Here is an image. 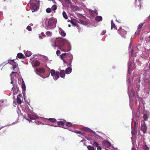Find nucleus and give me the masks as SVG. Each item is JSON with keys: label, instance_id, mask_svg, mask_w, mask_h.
<instances>
[{"label": "nucleus", "instance_id": "f257e3e1", "mask_svg": "<svg viewBox=\"0 0 150 150\" xmlns=\"http://www.w3.org/2000/svg\"><path fill=\"white\" fill-rule=\"evenodd\" d=\"M57 20L53 18L49 19L45 18L42 21V25L46 29L54 28L56 27Z\"/></svg>", "mask_w": 150, "mask_h": 150}, {"label": "nucleus", "instance_id": "f03ea898", "mask_svg": "<svg viewBox=\"0 0 150 150\" xmlns=\"http://www.w3.org/2000/svg\"><path fill=\"white\" fill-rule=\"evenodd\" d=\"M68 43L67 40L62 38L60 37L56 39L55 42L52 44V45L53 47H57L58 49L61 50L66 51L65 45Z\"/></svg>", "mask_w": 150, "mask_h": 150}, {"label": "nucleus", "instance_id": "7ed1b4c3", "mask_svg": "<svg viewBox=\"0 0 150 150\" xmlns=\"http://www.w3.org/2000/svg\"><path fill=\"white\" fill-rule=\"evenodd\" d=\"M39 1L36 0H30L29 2L30 8L33 12L36 11L39 7Z\"/></svg>", "mask_w": 150, "mask_h": 150}, {"label": "nucleus", "instance_id": "20e7f679", "mask_svg": "<svg viewBox=\"0 0 150 150\" xmlns=\"http://www.w3.org/2000/svg\"><path fill=\"white\" fill-rule=\"evenodd\" d=\"M130 47L131 45L130 44L129 45V50H130L131 49V54L130 56L129 61L128 62V72L129 74H130L131 73V70L130 68L131 67V65L132 64V62L130 61V59H131V57H132L133 55V53L134 50V48H132L131 49Z\"/></svg>", "mask_w": 150, "mask_h": 150}, {"label": "nucleus", "instance_id": "39448f33", "mask_svg": "<svg viewBox=\"0 0 150 150\" xmlns=\"http://www.w3.org/2000/svg\"><path fill=\"white\" fill-rule=\"evenodd\" d=\"M51 74L52 76L53 77L54 79L56 80L59 77V73L58 71L55 72L54 69H52L51 71Z\"/></svg>", "mask_w": 150, "mask_h": 150}, {"label": "nucleus", "instance_id": "423d86ee", "mask_svg": "<svg viewBox=\"0 0 150 150\" xmlns=\"http://www.w3.org/2000/svg\"><path fill=\"white\" fill-rule=\"evenodd\" d=\"M118 32L120 34L122 37L125 38V35L127 34V31H125L124 29H122V27H121L120 29L118 30Z\"/></svg>", "mask_w": 150, "mask_h": 150}, {"label": "nucleus", "instance_id": "0eeeda50", "mask_svg": "<svg viewBox=\"0 0 150 150\" xmlns=\"http://www.w3.org/2000/svg\"><path fill=\"white\" fill-rule=\"evenodd\" d=\"M24 117L28 120L30 122V120H34L38 118L37 116H35L33 117L29 114H27V116H25Z\"/></svg>", "mask_w": 150, "mask_h": 150}, {"label": "nucleus", "instance_id": "6e6552de", "mask_svg": "<svg viewBox=\"0 0 150 150\" xmlns=\"http://www.w3.org/2000/svg\"><path fill=\"white\" fill-rule=\"evenodd\" d=\"M143 23H140L138 26V28L137 31L135 33L139 35L142 29Z\"/></svg>", "mask_w": 150, "mask_h": 150}, {"label": "nucleus", "instance_id": "1a4fd4ad", "mask_svg": "<svg viewBox=\"0 0 150 150\" xmlns=\"http://www.w3.org/2000/svg\"><path fill=\"white\" fill-rule=\"evenodd\" d=\"M102 144L104 146L108 148L111 145L110 143L107 141H103Z\"/></svg>", "mask_w": 150, "mask_h": 150}, {"label": "nucleus", "instance_id": "9d476101", "mask_svg": "<svg viewBox=\"0 0 150 150\" xmlns=\"http://www.w3.org/2000/svg\"><path fill=\"white\" fill-rule=\"evenodd\" d=\"M11 91H13V95H14L17 94L19 91L18 88L17 87H13L11 89Z\"/></svg>", "mask_w": 150, "mask_h": 150}, {"label": "nucleus", "instance_id": "9b49d317", "mask_svg": "<svg viewBox=\"0 0 150 150\" xmlns=\"http://www.w3.org/2000/svg\"><path fill=\"white\" fill-rule=\"evenodd\" d=\"M147 129V127L146 125L144 124L142 126L141 130L144 133H146Z\"/></svg>", "mask_w": 150, "mask_h": 150}, {"label": "nucleus", "instance_id": "f8f14e48", "mask_svg": "<svg viewBox=\"0 0 150 150\" xmlns=\"http://www.w3.org/2000/svg\"><path fill=\"white\" fill-rule=\"evenodd\" d=\"M22 96V95L21 94H19L17 96V103L19 104H21L22 103V101L21 99V98Z\"/></svg>", "mask_w": 150, "mask_h": 150}, {"label": "nucleus", "instance_id": "ddd939ff", "mask_svg": "<svg viewBox=\"0 0 150 150\" xmlns=\"http://www.w3.org/2000/svg\"><path fill=\"white\" fill-rule=\"evenodd\" d=\"M59 31L62 36L64 37L66 36V33L62 28H59Z\"/></svg>", "mask_w": 150, "mask_h": 150}, {"label": "nucleus", "instance_id": "4468645a", "mask_svg": "<svg viewBox=\"0 0 150 150\" xmlns=\"http://www.w3.org/2000/svg\"><path fill=\"white\" fill-rule=\"evenodd\" d=\"M66 53H63L62 54L60 55V57L61 59L63 60V62L65 63H67V62L64 59H63V58L64 57L67 58V56H66Z\"/></svg>", "mask_w": 150, "mask_h": 150}, {"label": "nucleus", "instance_id": "2eb2a0df", "mask_svg": "<svg viewBox=\"0 0 150 150\" xmlns=\"http://www.w3.org/2000/svg\"><path fill=\"white\" fill-rule=\"evenodd\" d=\"M83 130L84 131L91 132L94 134L95 133L94 131L88 127H84L83 129Z\"/></svg>", "mask_w": 150, "mask_h": 150}, {"label": "nucleus", "instance_id": "dca6fc26", "mask_svg": "<svg viewBox=\"0 0 150 150\" xmlns=\"http://www.w3.org/2000/svg\"><path fill=\"white\" fill-rule=\"evenodd\" d=\"M59 75H60V76L61 77L63 78L64 79V77L65 76L64 70H60Z\"/></svg>", "mask_w": 150, "mask_h": 150}, {"label": "nucleus", "instance_id": "f3484780", "mask_svg": "<svg viewBox=\"0 0 150 150\" xmlns=\"http://www.w3.org/2000/svg\"><path fill=\"white\" fill-rule=\"evenodd\" d=\"M65 121L64 120L63 121H60L58 122H57V126L59 125V126H64V125L65 123Z\"/></svg>", "mask_w": 150, "mask_h": 150}, {"label": "nucleus", "instance_id": "a211bd4d", "mask_svg": "<svg viewBox=\"0 0 150 150\" xmlns=\"http://www.w3.org/2000/svg\"><path fill=\"white\" fill-rule=\"evenodd\" d=\"M17 57L19 58L20 59H24L25 57L23 55V54L21 53H18L17 54Z\"/></svg>", "mask_w": 150, "mask_h": 150}, {"label": "nucleus", "instance_id": "6ab92c4d", "mask_svg": "<svg viewBox=\"0 0 150 150\" xmlns=\"http://www.w3.org/2000/svg\"><path fill=\"white\" fill-rule=\"evenodd\" d=\"M13 70H14L15 69H16L15 70V71H18L19 70V69L18 67H17V66L18 65V64L16 63H15V64H13Z\"/></svg>", "mask_w": 150, "mask_h": 150}, {"label": "nucleus", "instance_id": "aec40b11", "mask_svg": "<svg viewBox=\"0 0 150 150\" xmlns=\"http://www.w3.org/2000/svg\"><path fill=\"white\" fill-rule=\"evenodd\" d=\"M22 80V83L21 85V87L23 91H25L26 90V86L24 82L22 79H21Z\"/></svg>", "mask_w": 150, "mask_h": 150}, {"label": "nucleus", "instance_id": "412c9836", "mask_svg": "<svg viewBox=\"0 0 150 150\" xmlns=\"http://www.w3.org/2000/svg\"><path fill=\"white\" fill-rule=\"evenodd\" d=\"M71 71V68L69 67L67 68L65 70V72L66 74H69Z\"/></svg>", "mask_w": 150, "mask_h": 150}, {"label": "nucleus", "instance_id": "4be33fe9", "mask_svg": "<svg viewBox=\"0 0 150 150\" xmlns=\"http://www.w3.org/2000/svg\"><path fill=\"white\" fill-rule=\"evenodd\" d=\"M36 71L44 73L45 72V69L42 68H41L37 69Z\"/></svg>", "mask_w": 150, "mask_h": 150}, {"label": "nucleus", "instance_id": "5701e85b", "mask_svg": "<svg viewBox=\"0 0 150 150\" xmlns=\"http://www.w3.org/2000/svg\"><path fill=\"white\" fill-rule=\"evenodd\" d=\"M25 55L27 57H30L32 54V53L30 51H27L25 53Z\"/></svg>", "mask_w": 150, "mask_h": 150}, {"label": "nucleus", "instance_id": "b1692460", "mask_svg": "<svg viewBox=\"0 0 150 150\" xmlns=\"http://www.w3.org/2000/svg\"><path fill=\"white\" fill-rule=\"evenodd\" d=\"M25 110H24V111L27 113H29L30 112V111L29 109L28 106L27 105H26L25 106Z\"/></svg>", "mask_w": 150, "mask_h": 150}, {"label": "nucleus", "instance_id": "393cba45", "mask_svg": "<svg viewBox=\"0 0 150 150\" xmlns=\"http://www.w3.org/2000/svg\"><path fill=\"white\" fill-rule=\"evenodd\" d=\"M76 21L78 23L82 24H84L85 23V22L84 21L81 20L79 19L78 20H76Z\"/></svg>", "mask_w": 150, "mask_h": 150}, {"label": "nucleus", "instance_id": "a878e982", "mask_svg": "<svg viewBox=\"0 0 150 150\" xmlns=\"http://www.w3.org/2000/svg\"><path fill=\"white\" fill-rule=\"evenodd\" d=\"M57 8V6L55 5H53L51 9L52 11H54V13H55V11L56 10Z\"/></svg>", "mask_w": 150, "mask_h": 150}, {"label": "nucleus", "instance_id": "bb28decb", "mask_svg": "<svg viewBox=\"0 0 150 150\" xmlns=\"http://www.w3.org/2000/svg\"><path fill=\"white\" fill-rule=\"evenodd\" d=\"M89 12L91 14V16L93 17H94L95 16V14L94 13V11L93 10L91 9H90L89 11Z\"/></svg>", "mask_w": 150, "mask_h": 150}, {"label": "nucleus", "instance_id": "cd10ccee", "mask_svg": "<svg viewBox=\"0 0 150 150\" xmlns=\"http://www.w3.org/2000/svg\"><path fill=\"white\" fill-rule=\"evenodd\" d=\"M62 15L63 17L65 19H68L67 16L66 12L64 11L62 13Z\"/></svg>", "mask_w": 150, "mask_h": 150}, {"label": "nucleus", "instance_id": "c85d7f7f", "mask_svg": "<svg viewBox=\"0 0 150 150\" xmlns=\"http://www.w3.org/2000/svg\"><path fill=\"white\" fill-rule=\"evenodd\" d=\"M96 19L97 21H100L102 20V18L101 16H98L96 17Z\"/></svg>", "mask_w": 150, "mask_h": 150}, {"label": "nucleus", "instance_id": "c756f323", "mask_svg": "<svg viewBox=\"0 0 150 150\" xmlns=\"http://www.w3.org/2000/svg\"><path fill=\"white\" fill-rule=\"evenodd\" d=\"M16 73V71H15V72L12 71V72L10 74V76H11V84H12L13 83V77H12V76H11V74H13Z\"/></svg>", "mask_w": 150, "mask_h": 150}, {"label": "nucleus", "instance_id": "7c9ffc66", "mask_svg": "<svg viewBox=\"0 0 150 150\" xmlns=\"http://www.w3.org/2000/svg\"><path fill=\"white\" fill-rule=\"evenodd\" d=\"M146 87L149 89H150V79L148 80V81L146 85Z\"/></svg>", "mask_w": 150, "mask_h": 150}, {"label": "nucleus", "instance_id": "2f4dec72", "mask_svg": "<svg viewBox=\"0 0 150 150\" xmlns=\"http://www.w3.org/2000/svg\"><path fill=\"white\" fill-rule=\"evenodd\" d=\"M87 148L89 150H94L95 149L94 147L91 146H88Z\"/></svg>", "mask_w": 150, "mask_h": 150}, {"label": "nucleus", "instance_id": "473e14b6", "mask_svg": "<svg viewBox=\"0 0 150 150\" xmlns=\"http://www.w3.org/2000/svg\"><path fill=\"white\" fill-rule=\"evenodd\" d=\"M92 145L95 147H97L99 146V144L96 141H94L93 142Z\"/></svg>", "mask_w": 150, "mask_h": 150}, {"label": "nucleus", "instance_id": "72a5a7b5", "mask_svg": "<svg viewBox=\"0 0 150 150\" xmlns=\"http://www.w3.org/2000/svg\"><path fill=\"white\" fill-rule=\"evenodd\" d=\"M14 62V59L12 60H8L7 63H6V64H7L8 63H9V64L12 65L13 64V63Z\"/></svg>", "mask_w": 150, "mask_h": 150}, {"label": "nucleus", "instance_id": "f704fd0d", "mask_svg": "<svg viewBox=\"0 0 150 150\" xmlns=\"http://www.w3.org/2000/svg\"><path fill=\"white\" fill-rule=\"evenodd\" d=\"M142 149L146 150H148L149 149L148 147L146 145H143L142 146Z\"/></svg>", "mask_w": 150, "mask_h": 150}, {"label": "nucleus", "instance_id": "c9c22d12", "mask_svg": "<svg viewBox=\"0 0 150 150\" xmlns=\"http://www.w3.org/2000/svg\"><path fill=\"white\" fill-rule=\"evenodd\" d=\"M65 125L67 126L68 127H71L73 125L71 122H65Z\"/></svg>", "mask_w": 150, "mask_h": 150}, {"label": "nucleus", "instance_id": "e433bc0d", "mask_svg": "<svg viewBox=\"0 0 150 150\" xmlns=\"http://www.w3.org/2000/svg\"><path fill=\"white\" fill-rule=\"evenodd\" d=\"M147 116L146 114L144 113V114L143 118L144 120L145 121H146L147 120Z\"/></svg>", "mask_w": 150, "mask_h": 150}, {"label": "nucleus", "instance_id": "4c0bfd02", "mask_svg": "<svg viewBox=\"0 0 150 150\" xmlns=\"http://www.w3.org/2000/svg\"><path fill=\"white\" fill-rule=\"evenodd\" d=\"M49 121L52 122H55L56 121V120L55 118H49L47 119Z\"/></svg>", "mask_w": 150, "mask_h": 150}, {"label": "nucleus", "instance_id": "58836bf2", "mask_svg": "<svg viewBox=\"0 0 150 150\" xmlns=\"http://www.w3.org/2000/svg\"><path fill=\"white\" fill-rule=\"evenodd\" d=\"M69 57H70V59H69V60H70V65L71 66V63L73 59V57L72 55L71 54H70L69 55Z\"/></svg>", "mask_w": 150, "mask_h": 150}, {"label": "nucleus", "instance_id": "ea45409f", "mask_svg": "<svg viewBox=\"0 0 150 150\" xmlns=\"http://www.w3.org/2000/svg\"><path fill=\"white\" fill-rule=\"evenodd\" d=\"M40 64V63L39 61L37 60L35 62L34 65L35 66L37 67L39 66V65Z\"/></svg>", "mask_w": 150, "mask_h": 150}, {"label": "nucleus", "instance_id": "a19ab883", "mask_svg": "<svg viewBox=\"0 0 150 150\" xmlns=\"http://www.w3.org/2000/svg\"><path fill=\"white\" fill-rule=\"evenodd\" d=\"M46 35L47 36H51L52 35V33L50 31H47L46 33Z\"/></svg>", "mask_w": 150, "mask_h": 150}, {"label": "nucleus", "instance_id": "79ce46f5", "mask_svg": "<svg viewBox=\"0 0 150 150\" xmlns=\"http://www.w3.org/2000/svg\"><path fill=\"white\" fill-rule=\"evenodd\" d=\"M52 11L51 9L50 8H47L46 9V12L48 13H50Z\"/></svg>", "mask_w": 150, "mask_h": 150}, {"label": "nucleus", "instance_id": "37998d69", "mask_svg": "<svg viewBox=\"0 0 150 150\" xmlns=\"http://www.w3.org/2000/svg\"><path fill=\"white\" fill-rule=\"evenodd\" d=\"M95 138H97V139H103V138L101 137L100 136L98 135H96Z\"/></svg>", "mask_w": 150, "mask_h": 150}, {"label": "nucleus", "instance_id": "c03bdc74", "mask_svg": "<svg viewBox=\"0 0 150 150\" xmlns=\"http://www.w3.org/2000/svg\"><path fill=\"white\" fill-rule=\"evenodd\" d=\"M111 29L112 30L113 28V25H115V24L113 23V21L112 20H111Z\"/></svg>", "mask_w": 150, "mask_h": 150}, {"label": "nucleus", "instance_id": "a18cd8bd", "mask_svg": "<svg viewBox=\"0 0 150 150\" xmlns=\"http://www.w3.org/2000/svg\"><path fill=\"white\" fill-rule=\"evenodd\" d=\"M106 32V30H104L102 31L101 33V35H104Z\"/></svg>", "mask_w": 150, "mask_h": 150}, {"label": "nucleus", "instance_id": "49530a36", "mask_svg": "<svg viewBox=\"0 0 150 150\" xmlns=\"http://www.w3.org/2000/svg\"><path fill=\"white\" fill-rule=\"evenodd\" d=\"M29 31H30L31 30V28L30 26H28L26 28Z\"/></svg>", "mask_w": 150, "mask_h": 150}, {"label": "nucleus", "instance_id": "de8ad7c7", "mask_svg": "<svg viewBox=\"0 0 150 150\" xmlns=\"http://www.w3.org/2000/svg\"><path fill=\"white\" fill-rule=\"evenodd\" d=\"M131 93L132 94L133 96H134L135 94V92L134 90L133 89H132L131 91Z\"/></svg>", "mask_w": 150, "mask_h": 150}, {"label": "nucleus", "instance_id": "09e8293b", "mask_svg": "<svg viewBox=\"0 0 150 150\" xmlns=\"http://www.w3.org/2000/svg\"><path fill=\"white\" fill-rule=\"evenodd\" d=\"M56 54L58 56H59L60 54V52L59 50H57L56 52Z\"/></svg>", "mask_w": 150, "mask_h": 150}, {"label": "nucleus", "instance_id": "8fccbe9b", "mask_svg": "<svg viewBox=\"0 0 150 150\" xmlns=\"http://www.w3.org/2000/svg\"><path fill=\"white\" fill-rule=\"evenodd\" d=\"M4 102V100H0V104H2Z\"/></svg>", "mask_w": 150, "mask_h": 150}, {"label": "nucleus", "instance_id": "3c124183", "mask_svg": "<svg viewBox=\"0 0 150 150\" xmlns=\"http://www.w3.org/2000/svg\"><path fill=\"white\" fill-rule=\"evenodd\" d=\"M97 147V149L98 150H101V148L100 146H98Z\"/></svg>", "mask_w": 150, "mask_h": 150}, {"label": "nucleus", "instance_id": "603ef678", "mask_svg": "<svg viewBox=\"0 0 150 150\" xmlns=\"http://www.w3.org/2000/svg\"><path fill=\"white\" fill-rule=\"evenodd\" d=\"M127 84L129 85V84H130V81L129 79H127Z\"/></svg>", "mask_w": 150, "mask_h": 150}, {"label": "nucleus", "instance_id": "864d4df0", "mask_svg": "<svg viewBox=\"0 0 150 150\" xmlns=\"http://www.w3.org/2000/svg\"><path fill=\"white\" fill-rule=\"evenodd\" d=\"M94 11V13L95 14H96V15H97L98 14L97 11H96V10L95 11Z\"/></svg>", "mask_w": 150, "mask_h": 150}, {"label": "nucleus", "instance_id": "5fc2aeb1", "mask_svg": "<svg viewBox=\"0 0 150 150\" xmlns=\"http://www.w3.org/2000/svg\"><path fill=\"white\" fill-rule=\"evenodd\" d=\"M71 23L72 24H73V25H76V23H73L72 21H71Z\"/></svg>", "mask_w": 150, "mask_h": 150}, {"label": "nucleus", "instance_id": "6e6d98bb", "mask_svg": "<svg viewBox=\"0 0 150 150\" xmlns=\"http://www.w3.org/2000/svg\"><path fill=\"white\" fill-rule=\"evenodd\" d=\"M14 74H14L13 75H11V76H12L13 77V80H14V76H15V75Z\"/></svg>", "mask_w": 150, "mask_h": 150}, {"label": "nucleus", "instance_id": "4d7b16f0", "mask_svg": "<svg viewBox=\"0 0 150 150\" xmlns=\"http://www.w3.org/2000/svg\"><path fill=\"white\" fill-rule=\"evenodd\" d=\"M25 91H23V96L24 97V95L25 94Z\"/></svg>", "mask_w": 150, "mask_h": 150}, {"label": "nucleus", "instance_id": "13d9d810", "mask_svg": "<svg viewBox=\"0 0 150 150\" xmlns=\"http://www.w3.org/2000/svg\"><path fill=\"white\" fill-rule=\"evenodd\" d=\"M39 38L40 39H42V35H39Z\"/></svg>", "mask_w": 150, "mask_h": 150}, {"label": "nucleus", "instance_id": "bf43d9fd", "mask_svg": "<svg viewBox=\"0 0 150 150\" xmlns=\"http://www.w3.org/2000/svg\"><path fill=\"white\" fill-rule=\"evenodd\" d=\"M132 150H137L135 149L134 146H132Z\"/></svg>", "mask_w": 150, "mask_h": 150}, {"label": "nucleus", "instance_id": "052dcab7", "mask_svg": "<svg viewBox=\"0 0 150 150\" xmlns=\"http://www.w3.org/2000/svg\"><path fill=\"white\" fill-rule=\"evenodd\" d=\"M132 150H137L135 149L134 146H132Z\"/></svg>", "mask_w": 150, "mask_h": 150}, {"label": "nucleus", "instance_id": "680f3d73", "mask_svg": "<svg viewBox=\"0 0 150 150\" xmlns=\"http://www.w3.org/2000/svg\"><path fill=\"white\" fill-rule=\"evenodd\" d=\"M113 28H115V29H116V30H117V28L116 27V26L115 25H115H113Z\"/></svg>", "mask_w": 150, "mask_h": 150}, {"label": "nucleus", "instance_id": "e2e57ef3", "mask_svg": "<svg viewBox=\"0 0 150 150\" xmlns=\"http://www.w3.org/2000/svg\"><path fill=\"white\" fill-rule=\"evenodd\" d=\"M50 125L51 126H54V127H57L58 126L57 125H53L52 124H51Z\"/></svg>", "mask_w": 150, "mask_h": 150}, {"label": "nucleus", "instance_id": "0e129e2a", "mask_svg": "<svg viewBox=\"0 0 150 150\" xmlns=\"http://www.w3.org/2000/svg\"><path fill=\"white\" fill-rule=\"evenodd\" d=\"M76 132L77 133H79V134H80L81 133V132H80V131H76Z\"/></svg>", "mask_w": 150, "mask_h": 150}, {"label": "nucleus", "instance_id": "69168bd1", "mask_svg": "<svg viewBox=\"0 0 150 150\" xmlns=\"http://www.w3.org/2000/svg\"><path fill=\"white\" fill-rule=\"evenodd\" d=\"M136 62L138 64V65H140V63L139 62Z\"/></svg>", "mask_w": 150, "mask_h": 150}, {"label": "nucleus", "instance_id": "338daca9", "mask_svg": "<svg viewBox=\"0 0 150 150\" xmlns=\"http://www.w3.org/2000/svg\"><path fill=\"white\" fill-rule=\"evenodd\" d=\"M132 134H133L134 133V132L133 131V129L132 128Z\"/></svg>", "mask_w": 150, "mask_h": 150}, {"label": "nucleus", "instance_id": "774afa93", "mask_svg": "<svg viewBox=\"0 0 150 150\" xmlns=\"http://www.w3.org/2000/svg\"><path fill=\"white\" fill-rule=\"evenodd\" d=\"M148 38H149V41H150V36H149Z\"/></svg>", "mask_w": 150, "mask_h": 150}]
</instances>
